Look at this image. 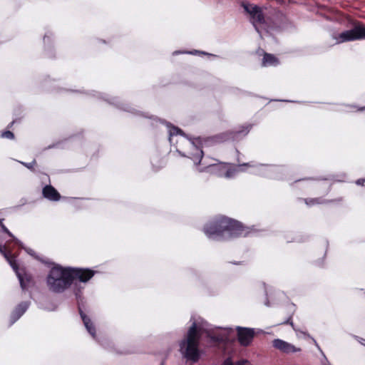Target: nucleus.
I'll use <instances>...</instances> for the list:
<instances>
[{"mask_svg":"<svg viewBox=\"0 0 365 365\" xmlns=\"http://www.w3.org/2000/svg\"><path fill=\"white\" fill-rule=\"evenodd\" d=\"M254 330L249 328H237L238 341L242 346H248L254 338Z\"/></svg>","mask_w":365,"mask_h":365,"instance_id":"obj_7","label":"nucleus"},{"mask_svg":"<svg viewBox=\"0 0 365 365\" xmlns=\"http://www.w3.org/2000/svg\"><path fill=\"white\" fill-rule=\"evenodd\" d=\"M1 136L4 138L13 139L14 138V133L9 130L4 131L1 133Z\"/></svg>","mask_w":365,"mask_h":365,"instance_id":"obj_14","label":"nucleus"},{"mask_svg":"<svg viewBox=\"0 0 365 365\" xmlns=\"http://www.w3.org/2000/svg\"><path fill=\"white\" fill-rule=\"evenodd\" d=\"M226 177H228V174L226 173L225 175Z\"/></svg>","mask_w":365,"mask_h":365,"instance_id":"obj_22","label":"nucleus"},{"mask_svg":"<svg viewBox=\"0 0 365 365\" xmlns=\"http://www.w3.org/2000/svg\"><path fill=\"white\" fill-rule=\"evenodd\" d=\"M272 345L275 349L286 354L294 353L300 351L299 348H296L294 345L279 339H274L272 341Z\"/></svg>","mask_w":365,"mask_h":365,"instance_id":"obj_8","label":"nucleus"},{"mask_svg":"<svg viewBox=\"0 0 365 365\" xmlns=\"http://www.w3.org/2000/svg\"><path fill=\"white\" fill-rule=\"evenodd\" d=\"M69 267L55 266L51 270L47 277L48 289L53 292H62L71 284Z\"/></svg>","mask_w":365,"mask_h":365,"instance_id":"obj_2","label":"nucleus"},{"mask_svg":"<svg viewBox=\"0 0 365 365\" xmlns=\"http://www.w3.org/2000/svg\"><path fill=\"white\" fill-rule=\"evenodd\" d=\"M1 227L2 230L6 233L9 236L13 237L12 234L9 232V230L6 227V226L1 222Z\"/></svg>","mask_w":365,"mask_h":365,"instance_id":"obj_19","label":"nucleus"},{"mask_svg":"<svg viewBox=\"0 0 365 365\" xmlns=\"http://www.w3.org/2000/svg\"><path fill=\"white\" fill-rule=\"evenodd\" d=\"M207 159L204 160L203 164L206 166L207 168H213L212 173H215L219 175H223L222 171L227 170V165L225 163H220L217 159H212V162L210 163L206 162Z\"/></svg>","mask_w":365,"mask_h":365,"instance_id":"obj_10","label":"nucleus"},{"mask_svg":"<svg viewBox=\"0 0 365 365\" xmlns=\"http://www.w3.org/2000/svg\"><path fill=\"white\" fill-rule=\"evenodd\" d=\"M232 365H252V364L247 360H240L235 364L232 362Z\"/></svg>","mask_w":365,"mask_h":365,"instance_id":"obj_17","label":"nucleus"},{"mask_svg":"<svg viewBox=\"0 0 365 365\" xmlns=\"http://www.w3.org/2000/svg\"><path fill=\"white\" fill-rule=\"evenodd\" d=\"M81 317H82L83 321L84 322V324H85L86 329H88V331H89V333L91 334L94 336V334H95V328L93 326L92 322H91V320L86 315L81 314Z\"/></svg>","mask_w":365,"mask_h":365,"instance_id":"obj_12","label":"nucleus"},{"mask_svg":"<svg viewBox=\"0 0 365 365\" xmlns=\"http://www.w3.org/2000/svg\"><path fill=\"white\" fill-rule=\"evenodd\" d=\"M0 252L4 255V257L6 259V260L9 262V264L13 267V268H16L15 262L13 259V257L10 256V255L6 252L4 247L0 245Z\"/></svg>","mask_w":365,"mask_h":365,"instance_id":"obj_13","label":"nucleus"},{"mask_svg":"<svg viewBox=\"0 0 365 365\" xmlns=\"http://www.w3.org/2000/svg\"><path fill=\"white\" fill-rule=\"evenodd\" d=\"M43 196L51 201H58L61 199L59 192L51 185H46L42 190Z\"/></svg>","mask_w":365,"mask_h":365,"instance_id":"obj_11","label":"nucleus"},{"mask_svg":"<svg viewBox=\"0 0 365 365\" xmlns=\"http://www.w3.org/2000/svg\"><path fill=\"white\" fill-rule=\"evenodd\" d=\"M336 39L339 43L365 39V24H356L353 29L339 34Z\"/></svg>","mask_w":365,"mask_h":365,"instance_id":"obj_4","label":"nucleus"},{"mask_svg":"<svg viewBox=\"0 0 365 365\" xmlns=\"http://www.w3.org/2000/svg\"><path fill=\"white\" fill-rule=\"evenodd\" d=\"M245 11L250 15L252 22L256 27V24H263L265 22L264 14L261 8L253 4H243Z\"/></svg>","mask_w":365,"mask_h":365,"instance_id":"obj_5","label":"nucleus"},{"mask_svg":"<svg viewBox=\"0 0 365 365\" xmlns=\"http://www.w3.org/2000/svg\"><path fill=\"white\" fill-rule=\"evenodd\" d=\"M304 201L307 205H313L319 203L317 199H306Z\"/></svg>","mask_w":365,"mask_h":365,"instance_id":"obj_16","label":"nucleus"},{"mask_svg":"<svg viewBox=\"0 0 365 365\" xmlns=\"http://www.w3.org/2000/svg\"><path fill=\"white\" fill-rule=\"evenodd\" d=\"M71 282L77 279L82 282H86L94 275V272L89 269L70 268Z\"/></svg>","mask_w":365,"mask_h":365,"instance_id":"obj_6","label":"nucleus"},{"mask_svg":"<svg viewBox=\"0 0 365 365\" xmlns=\"http://www.w3.org/2000/svg\"><path fill=\"white\" fill-rule=\"evenodd\" d=\"M21 163L23 164L25 167H26L29 170H33L34 166L36 164V160H34L31 163H23V162H21Z\"/></svg>","mask_w":365,"mask_h":365,"instance_id":"obj_15","label":"nucleus"},{"mask_svg":"<svg viewBox=\"0 0 365 365\" xmlns=\"http://www.w3.org/2000/svg\"><path fill=\"white\" fill-rule=\"evenodd\" d=\"M223 365H232V360L230 359H227L225 361Z\"/></svg>","mask_w":365,"mask_h":365,"instance_id":"obj_20","label":"nucleus"},{"mask_svg":"<svg viewBox=\"0 0 365 365\" xmlns=\"http://www.w3.org/2000/svg\"><path fill=\"white\" fill-rule=\"evenodd\" d=\"M225 231H229L232 236H241L244 235L245 230L241 222L227 217H221L212 225L207 227L205 232L211 237L214 234H220Z\"/></svg>","mask_w":365,"mask_h":365,"instance_id":"obj_3","label":"nucleus"},{"mask_svg":"<svg viewBox=\"0 0 365 365\" xmlns=\"http://www.w3.org/2000/svg\"><path fill=\"white\" fill-rule=\"evenodd\" d=\"M27 309V306L26 304H21L18 307V312H19V315L21 316Z\"/></svg>","mask_w":365,"mask_h":365,"instance_id":"obj_18","label":"nucleus"},{"mask_svg":"<svg viewBox=\"0 0 365 365\" xmlns=\"http://www.w3.org/2000/svg\"><path fill=\"white\" fill-rule=\"evenodd\" d=\"M257 53L259 56H263L262 61V66H276L279 64V60L274 54L265 52L263 49L259 48Z\"/></svg>","mask_w":365,"mask_h":365,"instance_id":"obj_9","label":"nucleus"},{"mask_svg":"<svg viewBox=\"0 0 365 365\" xmlns=\"http://www.w3.org/2000/svg\"><path fill=\"white\" fill-rule=\"evenodd\" d=\"M14 121H12V122L11 123V124H10V126H9V127L11 128V127L14 125Z\"/></svg>","mask_w":365,"mask_h":365,"instance_id":"obj_21","label":"nucleus"},{"mask_svg":"<svg viewBox=\"0 0 365 365\" xmlns=\"http://www.w3.org/2000/svg\"><path fill=\"white\" fill-rule=\"evenodd\" d=\"M202 329V323L193 322L188 329L186 338L180 344V351L182 356L192 363L198 361L201 352L199 349V341Z\"/></svg>","mask_w":365,"mask_h":365,"instance_id":"obj_1","label":"nucleus"}]
</instances>
